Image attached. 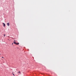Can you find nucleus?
<instances>
[{
  "mask_svg": "<svg viewBox=\"0 0 76 76\" xmlns=\"http://www.w3.org/2000/svg\"><path fill=\"white\" fill-rule=\"evenodd\" d=\"M7 25L9 26V25H10V24H9V23H7Z\"/></svg>",
  "mask_w": 76,
  "mask_h": 76,
  "instance_id": "2",
  "label": "nucleus"
},
{
  "mask_svg": "<svg viewBox=\"0 0 76 76\" xmlns=\"http://www.w3.org/2000/svg\"><path fill=\"white\" fill-rule=\"evenodd\" d=\"M2 60H4V58H2Z\"/></svg>",
  "mask_w": 76,
  "mask_h": 76,
  "instance_id": "6",
  "label": "nucleus"
},
{
  "mask_svg": "<svg viewBox=\"0 0 76 76\" xmlns=\"http://www.w3.org/2000/svg\"><path fill=\"white\" fill-rule=\"evenodd\" d=\"M18 73L19 74H21V73H20V71H19L18 72Z\"/></svg>",
  "mask_w": 76,
  "mask_h": 76,
  "instance_id": "4",
  "label": "nucleus"
},
{
  "mask_svg": "<svg viewBox=\"0 0 76 76\" xmlns=\"http://www.w3.org/2000/svg\"><path fill=\"white\" fill-rule=\"evenodd\" d=\"M0 55H1V54H0Z\"/></svg>",
  "mask_w": 76,
  "mask_h": 76,
  "instance_id": "10",
  "label": "nucleus"
},
{
  "mask_svg": "<svg viewBox=\"0 0 76 76\" xmlns=\"http://www.w3.org/2000/svg\"><path fill=\"white\" fill-rule=\"evenodd\" d=\"M3 25L4 26V27H5V24L4 23H3Z\"/></svg>",
  "mask_w": 76,
  "mask_h": 76,
  "instance_id": "3",
  "label": "nucleus"
},
{
  "mask_svg": "<svg viewBox=\"0 0 76 76\" xmlns=\"http://www.w3.org/2000/svg\"><path fill=\"white\" fill-rule=\"evenodd\" d=\"M2 58H3V57H2Z\"/></svg>",
  "mask_w": 76,
  "mask_h": 76,
  "instance_id": "9",
  "label": "nucleus"
},
{
  "mask_svg": "<svg viewBox=\"0 0 76 76\" xmlns=\"http://www.w3.org/2000/svg\"><path fill=\"white\" fill-rule=\"evenodd\" d=\"M4 37H5V34H4Z\"/></svg>",
  "mask_w": 76,
  "mask_h": 76,
  "instance_id": "8",
  "label": "nucleus"
},
{
  "mask_svg": "<svg viewBox=\"0 0 76 76\" xmlns=\"http://www.w3.org/2000/svg\"><path fill=\"white\" fill-rule=\"evenodd\" d=\"M17 41V40H14V42H13L14 43V44H16L17 45H19V43H16Z\"/></svg>",
  "mask_w": 76,
  "mask_h": 76,
  "instance_id": "1",
  "label": "nucleus"
},
{
  "mask_svg": "<svg viewBox=\"0 0 76 76\" xmlns=\"http://www.w3.org/2000/svg\"><path fill=\"white\" fill-rule=\"evenodd\" d=\"M13 43H12V45H13Z\"/></svg>",
  "mask_w": 76,
  "mask_h": 76,
  "instance_id": "7",
  "label": "nucleus"
},
{
  "mask_svg": "<svg viewBox=\"0 0 76 76\" xmlns=\"http://www.w3.org/2000/svg\"><path fill=\"white\" fill-rule=\"evenodd\" d=\"M13 73V75L14 76H15V75L14 74H13V73Z\"/></svg>",
  "mask_w": 76,
  "mask_h": 76,
  "instance_id": "5",
  "label": "nucleus"
}]
</instances>
